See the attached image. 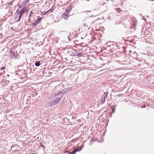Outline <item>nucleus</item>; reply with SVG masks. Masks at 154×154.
Listing matches in <instances>:
<instances>
[{
    "mask_svg": "<svg viewBox=\"0 0 154 154\" xmlns=\"http://www.w3.org/2000/svg\"><path fill=\"white\" fill-rule=\"evenodd\" d=\"M84 146V145H82L78 148H75L74 150L71 152H69V153L70 154H75L77 152H79L81 150Z\"/></svg>",
    "mask_w": 154,
    "mask_h": 154,
    "instance_id": "2",
    "label": "nucleus"
},
{
    "mask_svg": "<svg viewBox=\"0 0 154 154\" xmlns=\"http://www.w3.org/2000/svg\"><path fill=\"white\" fill-rule=\"evenodd\" d=\"M30 0H26L25 2L26 3L28 2Z\"/></svg>",
    "mask_w": 154,
    "mask_h": 154,
    "instance_id": "26",
    "label": "nucleus"
},
{
    "mask_svg": "<svg viewBox=\"0 0 154 154\" xmlns=\"http://www.w3.org/2000/svg\"><path fill=\"white\" fill-rule=\"evenodd\" d=\"M12 3H13V2H11L10 3H8V5H12Z\"/></svg>",
    "mask_w": 154,
    "mask_h": 154,
    "instance_id": "24",
    "label": "nucleus"
},
{
    "mask_svg": "<svg viewBox=\"0 0 154 154\" xmlns=\"http://www.w3.org/2000/svg\"><path fill=\"white\" fill-rule=\"evenodd\" d=\"M19 15H18V19L16 20V22H18L19 21H20V20L21 18V17L22 16V15H20V14H19Z\"/></svg>",
    "mask_w": 154,
    "mask_h": 154,
    "instance_id": "14",
    "label": "nucleus"
},
{
    "mask_svg": "<svg viewBox=\"0 0 154 154\" xmlns=\"http://www.w3.org/2000/svg\"><path fill=\"white\" fill-rule=\"evenodd\" d=\"M62 16L63 17L64 19L67 20V19H68L69 15L68 14H66V13H65V12H64Z\"/></svg>",
    "mask_w": 154,
    "mask_h": 154,
    "instance_id": "6",
    "label": "nucleus"
},
{
    "mask_svg": "<svg viewBox=\"0 0 154 154\" xmlns=\"http://www.w3.org/2000/svg\"><path fill=\"white\" fill-rule=\"evenodd\" d=\"M151 1H154V0H150Z\"/></svg>",
    "mask_w": 154,
    "mask_h": 154,
    "instance_id": "31",
    "label": "nucleus"
},
{
    "mask_svg": "<svg viewBox=\"0 0 154 154\" xmlns=\"http://www.w3.org/2000/svg\"><path fill=\"white\" fill-rule=\"evenodd\" d=\"M63 97V96H61L60 97H58V98L60 100V101L62 99Z\"/></svg>",
    "mask_w": 154,
    "mask_h": 154,
    "instance_id": "23",
    "label": "nucleus"
},
{
    "mask_svg": "<svg viewBox=\"0 0 154 154\" xmlns=\"http://www.w3.org/2000/svg\"><path fill=\"white\" fill-rule=\"evenodd\" d=\"M145 106L144 107H143V106H142L141 107L142 108H144V107H145Z\"/></svg>",
    "mask_w": 154,
    "mask_h": 154,
    "instance_id": "30",
    "label": "nucleus"
},
{
    "mask_svg": "<svg viewBox=\"0 0 154 154\" xmlns=\"http://www.w3.org/2000/svg\"><path fill=\"white\" fill-rule=\"evenodd\" d=\"M33 13V12L32 11L30 12L29 14V17H31L32 16Z\"/></svg>",
    "mask_w": 154,
    "mask_h": 154,
    "instance_id": "18",
    "label": "nucleus"
},
{
    "mask_svg": "<svg viewBox=\"0 0 154 154\" xmlns=\"http://www.w3.org/2000/svg\"><path fill=\"white\" fill-rule=\"evenodd\" d=\"M111 1H113V0H110Z\"/></svg>",
    "mask_w": 154,
    "mask_h": 154,
    "instance_id": "32",
    "label": "nucleus"
},
{
    "mask_svg": "<svg viewBox=\"0 0 154 154\" xmlns=\"http://www.w3.org/2000/svg\"><path fill=\"white\" fill-rule=\"evenodd\" d=\"M6 81L7 83L10 82V81L9 80H7Z\"/></svg>",
    "mask_w": 154,
    "mask_h": 154,
    "instance_id": "27",
    "label": "nucleus"
},
{
    "mask_svg": "<svg viewBox=\"0 0 154 154\" xmlns=\"http://www.w3.org/2000/svg\"><path fill=\"white\" fill-rule=\"evenodd\" d=\"M9 53L10 54V55L11 56V58L13 59H19L20 58V56L17 54V53H15L13 51H10Z\"/></svg>",
    "mask_w": 154,
    "mask_h": 154,
    "instance_id": "1",
    "label": "nucleus"
},
{
    "mask_svg": "<svg viewBox=\"0 0 154 154\" xmlns=\"http://www.w3.org/2000/svg\"><path fill=\"white\" fill-rule=\"evenodd\" d=\"M42 17H39L37 18L34 21L35 23H36L37 24H38L40 20L42 19Z\"/></svg>",
    "mask_w": 154,
    "mask_h": 154,
    "instance_id": "10",
    "label": "nucleus"
},
{
    "mask_svg": "<svg viewBox=\"0 0 154 154\" xmlns=\"http://www.w3.org/2000/svg\"><path fill=\"white\" fill-rule=\"evenodd\" d=\"M69 90V89L68 88H66L60 91H59V93H61V94H65L66 92H67Z\"/></svg>",
    "mask_w": 154,
    "mask_h": 154,
    "instance_id": "7",
    "label": "nucleus"
},
{
    "mask_svg": "<svg viewBox=\"0 0 154 154\" xmlns=\"http://www.w3.org/2000/svg\"><path fill=\"white\" fill-rule=\"evenodd\" d=\"M27 10L26 8H23L21 10H17V12L18 14H20L22 15L23 13L26 11Z\"/></svg>",
    "mask_w": 154,
    "mask_h": 154,
    "instance_id": "4",
    "label": "nucleus"
},
{
    "mask_svg": "<svg viewBox=\"0 0 154 154\" xmlns=\"http://www.w3.org/2000/svg\"><path fill=\"white\" fill-rule=\"evenodd\" d=\"M84 26L85 28H88V30L91 27V24H87V23H85L84 24ZM85 29H86V28H85Z\"/></svg>",
    "mask_w": 154,
    "mask_h": 154,
    "instance_id": "11",
    "label": "nucleus"
},
{
    "mask_svg": "<svg viewBox=\"0 0 154 154\" xmlns=\"http://www.w3.org/2000/svg\"><path fill=\"white\" fill-rule=\"evenodd\" d=\"M53 11V9H50V10H48V11H47V12H48V13H51V12H52V11Z\"/></svg>",
    "mask_w": 154,
    "mask_h": 154,
    "instance_id": "19",
    "label": "nucleus"
},
{
    "mask_svg": "<svg viewBox=\"0 0 154 154\" xmlns=\"http://www.w3.org/2000/svg\"><path fill=\"white\" fill-rule=\"evenodd\" d=\"M52 105H53L51 101L50 102H48L46 103L45 104V107H48L50 106H51Z\"/></svg>",
    "mask_w": 154,
    "mask_h": 154,
    "instance_id": "8",
    "label": "nucleus"
},
{
    "mask_svg": "<svg viewBox=\"0 0 154 154\" xmlns=\"http://www.w3.org/2000/svg\"><path fill=\"white\" fill-rule=\"evenodd\" d=\"M112 112H111V113H114V111L115 109V108L114 107H113L112 108Z\"/></svg>",
    "mask_w": 154,
    "mask_h": 154,
    "instance_id": "17",
    "label": "nucleus"
},
{
    "mask_svg": "<svg viewBox=\"0 0 154 154\" xmlns=\"http://www.w3.org/2000/svg\"><path fill=\"white\" fill-rule=\"evenodd\" d=\"M75 55L79 57H81L82 56V53L81 52H78V53H76Z\"/></svg>",
    "mask_w": 154,
    "mask_h": 154,
    "instance_id": "13",
    "label": "nucleus"
},
{
    "mask_svg": "<svg viewBox=\"0 0 154 154\" xmlns=\"http://www.w3.org/2000/svg\"><path fill=\"white\" fill-rule=\"evenodd\" d=\"M72 7L71 6H70L68 8H66L65 11V12H66V13H67L68 14H69L70 13V12L72 11Z\"/></svg>",
    "mask_w": 154,
    "mask_h": 154,
    "instance_id": "9",
    "label": "nucleus"
},
{
    "mask_svg": "<svg viewBox=\"0 0 154 154\" xmlns=\"http://www.w3.org/2000/svg\"><path fill=\"white\" fill-rule=\"evenodd\" d=\"M17 18H18V16H17H17H16V17H15L14 19H15V20H16V19H17Z\"/></svg>",
    "mask_w": 154,
    "mask_h": 154,
    "instance_id": "25",
    "label": "nucleus"
},
{
    "mask_svg": "<svg viewBox=\"0 0 154 154\" xmlns=\"http://www.w3.org/2000/svg\"><path fill=\"white\" fill-rule=\"evenodd\" d=\"M37 24L36 23H35L34 22H33V23L32 24V26L33 27H35V26H37Z\"/></svg>",
    "mask_w": 154,
    "mask_h": 154,
    "instance_id": "16",
    "label": "nucleus"
},
{
    "mask_svg": "<svg viewBox=\"0 0 154 154\" xmlns=\"http://www.w3.org/2000/svg\"><path fill=\"white\" fill-rule=\"evenodd\" d=\"M108 94V92H105L103 94V95L101 97V103L103 104L104 103L105 100L107 97Z\"/></svg>",
    "mask_w": 154,
    "mask_h": 154,
    "instance_id": "3",
    "label": "nucleus"
},
{
    "mask_svg": "<svg viewBox=\"0 0 154 154\" xmlns=\"http://www.w3.org/2000/svg\"><path fill=\"white\" fill-rule=\"evenodd\" d=\"M40 146L43 148H44L45 147V146L42 143H40Z\"/></svg>",
    "mask_w": 154,
    "mask_h": 154,
    "instance_id": "21",
    "label": "nucleus"
},
{
    "mask_svg": "<svg viewBox=\"0 0 154 154\" xmlns=\"http://www.w3.org/2000/svg\"><path fill=\"white\" fill-rule=\"evenodd\" d=\"M60 100L58 98H56L55 99L51 101L53 105H55L57 104L58 102L60 101Z\"/></svg>",
    "mask_w": 154,
    "mask_h": 154,
    "instance_id": "5",
    "label": "nucleus"
},
{
    "mask_svg": "<svg viewBox=\"0 0 154 154\" xmlns=\"http://www.w3.org/2000/svg\"><path fill=\"white\" fill-rule=\"evenodd\" d=\"M5 67L3 66V67H1V69H0L1 70H3L5 69Z\"/></svg>",
    "mask_w": 154,
    "mask_h": 154,
    "instance_id": "22",
    "label": "nucleus"
},
{
    "mask_svg": "<svg viewBox=\"0 0 154 154\" xmlns=\"http://www.w3.org/2000/svg\"><path fill=\"white\" fill-rule=\"evenodd\" d=\"M29 154H35V153L31 152Z\"/></svg>",
    "mask_w": 154,
    "mask_h": 154,
    "instance_id": "28",
    "label": "nucleus"
},
{
    "mask_svg": "<svg viewBox=\"0 0 154 154\" xmlns=\"http://www.w3.org/2000/svg\"><path fill=\"white\" fill-rule=\"evenodd\" d=\"M60 94H61V93H60L59 91L57 93L54 94V96L55 97H58Z\"/></svg>",
    "mask_w": 154,
    "mask_h": 154,
    "instance_id": "15",
    "label": "nucleus"
},
{
    "mask_svg": "<svg viewBox=\"0 0 154 154\" xmlns=\"http://www.w3.org/2000/svg\"><path fill=\"white\" fill-rule=\"evenodd\" d=\"M7 76L9 77V75H8H8H7Z\"/></svg>",
    "mask_w": 154,
    "mask_h": 154,
    "instance_id": "29",
    "label": "nucleus"
},
{
    "mask_svg": "<svg viewBox=\"0 0 154 154\" xmlns=\"http://www.w3.org/2000/svg\"><path fill=\"white\" fill-rule=\"evenodd\" d=\"M40 64V62L39 61H36L35 63V65L37 67L39 66Z\"/></svg>",
    "mask_w": 154,
    "mask_h": 154,
    "instance_id": "12",
    "label": "nucleus"
},
{
    "mask_svg": "<svg viewBox=\"0 0 154 154\" xmlns=\"http://www.w3.org/2000/svg\"><path fill=\"white\" fill-rule=\"evenodd\" d=\"M116 11H117L118 12H119L120 11V8H116L115 9Z\"/></svg>",
    "mask_w": 154,
    "mask_h": 154,
    "instance_id": "20",
    "label": "nucleus"
}]
</instances>
